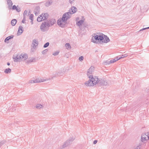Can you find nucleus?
I'll return each instance as SVG.
<instances>
[{"label": "nucleus", "mask_w": 149, "mask_h": 149, "mask_svg": "<svg viewBox=\"0 0 149 149\" xmlns=\"http://www.w3.org/2000/svg\"><path fill=\"white\" fill-rule=\"evenodd\" d=\"M94 70V67L93 66L91 67L88 70L87 74L89 79L85 83V85L88 86H93L96 84L100 85H107L108 83L106 80L99 79L97 76L93 77L92 74Z\"/></svg>", "instance_id": "1"}, {"label": "nucleus", "mask_w": 149, "mask_h": 149, "mask_svg": "<svg viewBox=\"0 0 149 149\" xmlns=\"http://www.w3.org/2000/svg\"><path fill=\"white\" fill-rule=\"evenodd\" d=\"M77 9L75 7L73 6L71 9H70L68 12L64 13L62 16L61 19H59L57 21V24L61 27H65V25L62 24V22H65L71 17V15L76 12Z\"/></svg>", "instance_id": "2"}, {"label": "nucleus", "mask_w": 149, "mask_h": 149, "mask_svg": "<svg viewBox=\"0 0 149 149\" xmlns=\"http://www.w3.org/2000/svg\"><path fill=\"white\" fill-rule=\"evenodd\" d=\"M28 58V55L26 54H22L19 56L17 55L16 56L13 57L14 61L17 62L19 61H25Z\"/></svg>", "instance_id": "3"}, {"label": "nucleus", "mask_w": 149, "mask_h": 149, "mask_svg": "<svg viewBox=\"0 0 149 149\" xmlns=\"http://www.w3.org/2000/svg\"><path fill=\"white\" fill-rule=\"evenodd\" d=\"M94 36L92 38V42L94 43H97L96 41H100L103 42L104 39V36L103 34L102 35H96L95 33H94Z\"/></svg>", "instance_id": "4"}, {"label": "nucleus", "mask_w": 149, "mask_h": 149, "mask_svg": "<svg viewBox=\"0 0 149 149\" xmlns=\"http://www.w3.org/2000/svg\"><path fill=\"white\" fill-rule=\"evenodd\" d=\"M49 27H48L47 24H46L45 21L41 24L40 26V29L42 31L45 32L49 29Z\"/></svg>", "instance_id": "5"}, {"label": "nucleus", "mask_w": 149, "mask_h": 149, "mask_svg": "<svg viewBox=\"0 0 149 149\" xmlns=\"http://www.w3.org/2000/svg\"><path fill=\"white\" fill-rule=\"evenodd\" d=\"M74 139H73L72 138H70L67 141H66L62 146V147L64 148L68 146L69 145L72 143Z\"/></svg>", "instance_id": "6"}, {"label": "nucleus", "mask_w": 149, "mask_h": 149, "mask_svg": "<svg viewBox=\"0 0 149 149\" xmlns=\"http://www.w3.org/2000/svg\"><path fill=\"white\" fill-rule=\"evenodd\" d=\"M46 24H47L48 27H49L52 26L56 22V20L55 19H51L49 20H47L45 21Z\"/></svg>", "instance_id": "7"}, {"label": "nucleus", "mask_w": 149, "mask_h": 149, "mask_svg": "<svg viewBox=\"0 0 149 149\" xmlns=\"http://www.w3.org/2000/svg\"><path fill=\"white\" fill-rule=\"evenodd\" d=\"M149 139V136L148 134L147 133L145 134H143L141 137V140L143 142Z\"/></svg>", "instance_id": "8"}, {"label": "nucleus", "mask_w": 149, "mask_h": 149, "mask_svg": "<svg viewBox=\"0 0 149 149\" xmlns=\"http://www.w3.org/2000/svg\"><path fill=\"white\" fill-rule=\"evenodd\" d=\"M38 42L37 40L36 39H33L32 41V47L34 48H35L36 47L38 46Z\"/></svg>", "instance_id": "9"}, {"label": "nucleus", "mask_w": 149, "mask_h": 149, "mask_svg": "<svg viewBox=\"0 0 149 149\" xmlns=\"http://www.w3.org/2000/svg\"><path fill=\"white\" fill-rule=\"evenodd\" d=\"M40 8L39 6H36L34 10V12L36 15H38L40 11Z\"/></svg>", "instance_id": "10"}, {"label": "nucleus", "mask_w": 149, "mask_h": 149, "mask_svg": "<svg viewBox=\"0 0 149 149\" xmlns=\"http://www.w3.org/2000/svg\"><path fill=\"white\" fill-rule=\"evenodd\" d=\"M104 36V39L103 40V41L102 42L104 43H107L110 41V40L108 38V37L106 35L103 34Z\"/></svg>", "instance_id": "11"}, {"label": "nucleus", "mask_w": 149, "mask_h": 149, "mask_svg": "<svg viewBox=\"0 0 149 149\" xmlns=\"http://www.w3.org/2000/svg\"><path fill=\"white\" fill-rule=\"evenodd\" d=\"M23 28L21 26H19V29L17 31V33L18 35H21L23 32Z\"/></svg>", "instance_id": "12"}, {"label": "nucleus", "mask_w": 149, "mask_h": 149, "mask_svg": "<svg viewBox=\"0 0 149 149\" xmlns=\"http://www.w3.org/2000/svg\"><path fill=\"white\" fill-rule=\"evenodd\" d=\"M14 36L13 35H11L10 36H8L4 40V42H7V43H8L9 42V40L11 39H13V38Z\"/></svg>", "instance_id": "13"}, {"label": "nucleus", "mask_w": 149, "mask_h": 149, "mask_svg": "<svg viewBox=\"0 0 149 149\" xmlns=\"http://www.w3.org/2000/svg\"><path fill=\"white\" fill-rule=\"evenodd\" d=\"M18 6H16L15 5L13 6L12 9L13 10H16L17 12H19L21 10L19 8H18Z\"/></svg>", "instance_id": "14"}, {"label": "nucleus", "mask_w": 149, "mask_h": 149, "mask_svg": "<svg viewBox=\"0 0 149 149\" xmlns=\"http://www.w3.org/2000/svg\"><path fill=\"white\" fill-rule=\"evenodd\" d=\"M6 1L9 8L11 9L12 6L13 5L12 1L11 0H6Z\"/></svg>", "instance_id": "15"}, {"label": "nucleus", "mask_w": 149, "mask_h": 149, "mask_svg": "<svg viewBox=\"0 0 149 149\" xmlns=\"http://www.w3.org/2000/svg\"><path fill=\"white\" fill-rule=\"evenodd\" d=\"M41 15H43L42 16L43 18V19L44 20H46L49 16L48 14L47 13H42Z\"/></svg>", "instance_id": "16"}, {"label": "nucleus", "mask_w": 149, "mask_h": 149, "mask_svg": "<svg viewBox=\"0 0 149 149\" xmlns=\"http://www.w3.org/2000/svg\"><path fill=\"white\" fill-rule=\"evenodd\" d=\"M84 21V20L81 19L79 20V21H78L76 23V24L77 25L80 26H81L82 24L83 23Z\"/></svg>", "instance_id": "17"}, {"label": "nucleus", "mask_w": 149, "mask_h": 149, "mask_svg": "<svg viewBox=\"0 0 149 149\" xmlns=\"http://www.w3.org/2000/svg\"><path fill=\"white\" fill-rule=\"evenodd\" d=\"M17 20L15 19H12L11 21V24L13 26H15L16 24L17 23Z\"/></svg>", "instance_id": "18"}, {"label": "nucleus", "mask_w": 149, "mask_h": 149, "mask_svg": "<svg viewBox=\"0 0 149 149\" xmlns=\"http://www.w3.org/2000/svg\"><path fill=\"white\" fill-rule=\"evenodd\" d=\"M40 15V17H38L37 18V21L38 22H41L42 21H44V20H43V17H42V15Z\"/></svg>", "instance_id": "19"}, {"label": "nucleus", "mask_w": 149, "mask_h": 149, "mask_svg": "<svg viewBox=\"0 0 149 149\" xmlns=\"http://www.w3.org/2000/svg\"><path fill=\"white\" fill-rule=\"evenodd\" d=\"M11 72V69L10 68L6 69L4 71V72L6 74L10 73Z\"/></svg>", "instance_id": "20"}, {"label": "nucleus", "mask_w": 149, "mask_h": 149, "mask_svg": "<svg viewBox=\"0 0 149 149\" xmlns=\"http://www.w3.org/2000/svg\"><path fill=\"white\" fill-rule=\"evenodd\" d=\"M44 81H42V80H39V79H37L33 80L34 83L41 82Z\"/></svg>", "instance_id": "21"}, {"label": "nucleus", "mask_w": 149, "mask_h": 149, "mask_svg": "<svg viewBox=\"0 0 149 149\" xmlns=\"http://www.w3.org/2000/svg\"><path fill=\"white\" fill-rule=\"evenodd\" d=\"M36 107L38 109H40L41 108H43V106L42 105L40 104H38L36 105Z\"/></svg>", "instance_id": "22"}, {"label": "nucleus", "mask_w": 149, "mask_h": 149, "mask_svg": "<svg viewBox=\"0 0 149 149\" xmlns=\"http://www.w3.org/2000/svg\"><path fill=\"white\" fill-rule=\"evenodd\" d=\"M6 141L5 140H3L0 141V147H1L2 145L6 143Z\"/></svg>", "instance_id": "23"}, {"label": "nucleus", "mask_w": 149, "mask_h": 149, "mask_svg": "<svg viewBox=\"0 0 149 149\" xmlns=\"http://www.w3.org/2000/svg\"><path fill=\"white\" fill-rule=\"evenodd\" d=\"M120 56L121 58H122L127 57V56H128V55H127V54H123Z\"/></svg>", "instance_id": "24"}, {"label": "nucleus", "mask_w": 149, "mask_h": 149, "mask_svg": "<svg viewBox=\"0 0 149 149\" xmlns=\"http://www.w3.org/2000/svg\"><path fill=\"white\" fill-rule=\"evenodd\" d=\"M65 46L66 47H67V49L71 48V46L70 44L69 43H66L65 45Z\"/></svg>", "instance_id": "25"}, {"label": "nucleus", "mask_w": 149, "mask_h": 149, "mask_svg": "<svg viewBox=\"0 0 149 149\" xmlns=\"http://www.w3.org/2000/svg\"><path fill=\"white\" fill-rule=\"evenodd\" d=\"M49 42H47L43 46V47L44 48L47 47L49 46Z\"/></svg>", "instance_id": "26"}, {"label": "nucleus", "mask_w": 149, "mask_h": 149, "mask_svg": "<svg viewBox=\"0 0 149 149\" xmlns=\"http://www.w3.org/2000/svg\"><path fill=\"white\" fill-rule=\"evenodd\" d=\"M48 49H46L44 50H43L42 52V54H46V52L48 51Z\"/></svg>", "instance_id": "27"}, {"label": "nucleus", "mask_w": 149, "mask_h": 149, "mask_svg": "<svg viewBox=\"0 0 149 149\" xmlns=\"http://www.w3.org/2000/svg\"><path fill=\"white\" fill-rule=\"evenodd\" d=\"M29 60L30 62H35L36 61V58H31Z\"/></svg>", "instance_id": "28"}, {"label": "nucleus", "mask_w": 149, "mask_h": 149, "mask_svg": "<svg viewBox=\"0 0 149 149\" xmlns=\"http://www.w3.org/2000/svg\"><path fill=\"white\" fill-rule=\"evenodd\" d=\"M59 52V51H57L53 53L52 55L54 56H56L58 55Z\"/></svg>", "instance_id": "29"}, {"label": "nucleus", "mask_w": 149, "mask_h": 149, "mask_svg": "<svg viewBox=\"0 0 149 149\" xmlns=\"http://www.w3.org/2000/svg\"><path fill=\"white\" fill-rule=\"evenodd\" d=\"M64 72H62V71L61 72H58V73H57V75L59 76H61L62 75H63V74H64Z\"/></svg>", "instance_id": "30"}, {"label": "nucleus", "mask_w": 149, "mask_h": 149, "mask_svg": "<svg viewBox=\"0 0 149 149\" xmlns=\"http://www.w3.org/2000/svg\"><path fill=\"white\" fill-rule=\"evenodd\" d=\"M121 59L120 56H117L114 59H115L116 61L118 60L119 59Z\"/></svg>", "instance_id": "31"}, {"label": "nucleus", "mask_w": 149, "mask_h": 149, "mask_svg": "<svg viewBox=\"0 0 149 149\" xmlns=\"http://www.w3.org/2000/svg\"><path fill=\"white\" fill-rule=\"evenodd\" d=\"M84 59V57L82 56H81L79 57V60L80 61H82Z\"/></svg>", "instance_id": "32"}, {"label": "nucleus", "mask_w": 149, "mask_h": 149, "mask_svg": "<svg viewBox=\"0 0 149 149\" xmlns=\"http://www.w3.org/2000/svg\"><path fill=\"white\" fill-rule=\"evenodd\" d=\"M51 3L50 1L48 2H46L45 3V6H49Z\"/></svg>", "instance_id": "33"}, {"label": "nucleus", "mask_w": 149, "mask_h": 149, "mask_svg": "<svg viewBox=\"0 0 149 149\" xmlns=\"http://www.w3.org/2000/svg\"><path fill=\"white\" fill-rule=\"evenodd\" d=\"M116 61L115 59H113L111 60H110L109 62L111 63H113L115 62Z\"/></svg>", "instance_id": "34"}, {"label": "nucleus", "mask_w": 149, "mask_h": 149, "mask_svg": "<svg viewBox=\"0 0 149 149\" xmlns=\"http://www.w3.org/2000/svg\"><path fill=\"white\" fill-rule=\"evenodd\" d=\"M33 14H31L29 16V19L30 20L33 19Z\"/></svg>", "instance_id": "35"}, {"label": "nucleus", "mask_w": 149, "mask_h": 149, "mask_svg": "<svg viewBox=\"0 0 149 149\" xmlns=\"http://www.w3.org/2000/svg\"><path fill=\"white\" fill-rule=\"evenodd\" d=\"M25 21H26V19L25 18V17H24L22 21V23H26Z\"/></svg>", "instance_id": "36"}, {"label": "nucleus", "mask_w": 149, "mask_h": 149, "mask_svg": "<svg viewBox=\"0 0 149 149\" xmlns=\"http://www.w3.org/2000/svg\"><path fill=\"white\" fill-rule=\"evenodd\" d=\"M27 13V11L26 10H25L24 13H23L24 17H25V15H26Z\"/></svg>", "instance_id": "37"}, {"label": "nucleus", "mask_w": 149, "mask_h": 149, "mask_svg": "<svg viewBox=\"0 0 149 149\" xmlns=\"http://www.w3.org/2000/svg\"><path fill=\"white\" fill-rule=\"evenodd\" d=\"M149 29V27H146V28H143V29H141L140 30V31H143V30H145L146 29Z\"/></svg>", "instance_id": "38"}, {"label": "nucleus", "mask_w": 149, "mask_h": 149, "mask_svg": "<svg viewBox=\"0 0 149 149\" xmlns=\"http://www.w3.org/2000/svg\"><path fill=\"white\" fill-rule=\"evenodd\" d=\"M29 60V59H28V60H27L26 61V63H27V64H28L31 63Z\"/></svg>", "instance_id": "39"}, {"label": "nucleus", "mask_w": 149, "mask_h": 149, "mask_svg": "<svg viewBox=\"0 0 149 149\" xmlns=\"http://www.w3.org/2000/svg\"><path fill=\"white\" fill-rule=\"evenodd\" d=\"M140 146H137V147L135 148L134 149H140Z\"/></svg>", "instance_id": "40"}, {"label": "nucleus", "mask_w": 149, "mask_h": 149, "mask_svg": "<svg viewBox=\"0 0 149 149\" xmlns=\"http://www.w3.org/2000/svg\"><path fill=\"white\" fill-rule=\"evenodd\" d=\"M74 0H69V1L70 3L72 4Z\"/></svg>", "instance_id": "41"}, {"label": "nucleus", "mask_w": 149, "mask_h": 149, "mask_svg": "<svg viewBox=\"0 0 149 149\" xmlns=\"http://www.w3.org/2000/svg\"><path fill=\"white\" fill-rule=\"evenodd\" d=\"M109 61H107L106 63L107 64L109 65L111 63L109 62Z\"/></svg>", "instance_id": "42"}, {"label": "nucleus", "mask_w": 149, "mask_h": 149, "mask_svg": "<svg viewBox=\"0 0 149 149\" xmlns=\"http://www.w3.org/2000/svg\"><path fill=\"white\" fill-rule=\"evenodd\" d=\"M97 140H95L94 141H93V144H96L97 143Z\"/></svg>", "instance_id": "43"}, {"label": "nucleus", "mask_w": 149, "mask_h": 149, "mask_svg": "<svg viewBox=\"0 0 149 149\" xmlns=\"http://www.w3.org/2000/svg\"><path fill=\"white\" fill-rule=\"evenodd\" d=\"M30 83H33V80H31L30 81Z\"/></svg>", "instance_id": "44"}, {"label": "nucleus", "mask_w": 149, "mask_h": 149, "mask_svg": "<svg viewBox=\"0 0 149 149\" xmlns=\"http://www.w3.org/2000/svg\"><path fill=\"white\" fill-rule=\"evenodd\" d=\"M81 19H83V20H85L84 17V16H82V17H81Z\"/></svg>", "instance_id": "45"}, {"label": "nucleus", "mask_w": 149, "mask_h": 149, "mask_svg": "<svg viewBox=\"0 0 149 149\" xmlns=\"http://www.w3.org/2000/svg\"><path fill=\"white\" fill-rule=\"evenodd\" d=\"M15 108H14V109H12V110L11 111H14L15 110Z\"/></svg>", "instance_id": "46"}, {"label": "nucleus", "mask_w": 149, "mask_h": 149, "mask_svg": "<svg viewBox=\"0 0 149 149\" xmlns=\"http://www.w3.org/2000/svg\"><path fill=\"white\" fill-rule=\"evenodd\" d=\"M31 20V24H33V19H32V20Z\"/></svg>", "instance_id": "47"}, {"label": "nucleus", "mask_w": 149, "mask_h": 149, "mask_svg": "<svg viewBox=\"0 0 149 149\" xmlns=\"http://www.w3.org/2000/svg\"><path fill=\"white\" fill-rule=\"evenodd\" d=\"M10 65V63H9V62H8V63H7V65H8V66H9V65Z\"/></svg>", "instance_id": "48"}, {"label": "nucleus", "mask_w": 149, "mask_h": 149, "mask_svg": "<svg viewBox=\"0 0 149 149\" xmlns=\"http://www.w3.org/2000/svg\"><path fill=\"white\" fill-rule=\"evenodd\" d=\"M79 19V17H77V18H76V21H77V20H78Z\"/></svg>", "instance_id": "49"}, {"label": "nucleus", "mask_w": 149, "mask_h": 149, "mask_svg": "<svg viewBox=\"0 0 149 149\" xmlns=\"http://www.w3.org/2000/svg\"><path fill=\"white\" fill-rule=\"evenodd\" d=\"M148 134H149V133Z\"/></svg>", "instance_id": "50"}]
</instances>
